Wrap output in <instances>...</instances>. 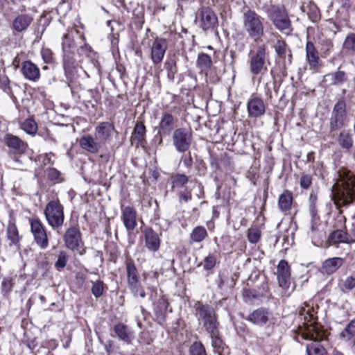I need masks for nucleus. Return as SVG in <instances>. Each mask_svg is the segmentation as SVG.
Segmentation results:
<instances>
[{"label": "nucleus", "mask_w": 355, "mask_h": 355, "mask_svg": "<svg viewBox=\"0 0 355 355\" xmlns=\"http://www.w3.org/2000/svg\"><path fill=\"white\" fill-rule=\"evenodd\" d=\"M336 191L334 193L335 202L348 205L355 201V175L347 171H340L338 179L334 185Z\"/></svg>", "instance_id": "f257e3e1"}, {"label": "nucleus", "mask_w": 355, "mask_h": 355, "mask_svg": "<svg viewBox=\"0 0 355 355\" xmlns=\"http://www.w3.org/2000/svg\"><path fill=\"white\" fill-rule=\"evenodd\" d=\"M242 20L243 30L249 38L257 42L264 35V19L254 10L243 9Z\"/></svg>", "instance_id": "f03ea898"}, {"label": "nucleus", "mask_w": 355, "mask_h": 355, "mask_svg": "<svg viewBox=\"0 0 355 355\" xmlns=\"http://www.w3.org/2000/svg\"><path fill=\"white\" fill-rule=\"evenodd\" d=\"M304 338L313 340L312 343L306 345V352L308 355H327V350L318 342L322 340L324 337V332L316 324H310L308 326Z\"/></svg>", "instance_id": "7ed1b4c3"}, {"label": "nucleus", "mask_w": 355, "mask_h": 355, "mask_svg": "<svg viewBox=\"0 0 355 355\" xmlns=\"http://www.w3.org/2000/svg\"><path fill=\"white\" fill-rule=\"evenodd\" d=\"M48 224L53 229L62 227L64 220V207L59 200H51L44 211Z\"/></svg>", "instance_id": "20e7f679"}, {"label": "nucleus", "mask_w": 355, "mask_h": 355, "mask_svg": "<svg viewBox=\"0 0 355 355\" xmlns=\"http://www.w3.org/2000/svg\"><path fill=\"white\" fill-rule=\"evenodd\" d=\"M268 15L276 28L286 35L291 33V20L284 7L272 6L268 10Z\"/></svg>", "instance_id": "39448f33"}, {"label": "nucleus", "mask_w": 355, "mask_h": 355, "mask_svg": "<svg viewBox=\"0 0 355 355\" xmlns=\"http://www.w3.org/2000/svg\"><path fill=\"white\" fill-rule=\"evenodd\" d=\"M267 53L265 44L259 45L256 51L250 56L249 68L253 76L263 75L268 71L266 65Z\"/></svg>", "instance_id": "423d86ee"}, {"label": "nucleus", "mask_w": 355, "mask_h": 355, "mask_svg": "<svg viewBox=\"0 0 355 355\" xmlns=\"http://www.w3.org/2000/svg\"><path fill=\"white\" fill-rule=\"evenodd\" d=\"M63 239L67 248L78 252L80 255L85 253V249L83 248V242L78 225L67 229Z\"/></svg>", "instance_id": "0eeeda50"}, {"label": "nucleus", "mask_w": 355, "mask_h": 355, "mask_svg": "<svg viewBox=\"0 0 355 355\" xmlns=\"http://www.w3.org/2000/svg\"><path fill=\"white\" fill-rule=\"evenodd\" d=\"M172 140L178 152L185 153L191 146L192 133L185 128H177L173 133Z\"/></svg>", "instance_id": "6e6552de"}, {"label": "nucleus", "mask_w": 355, "mask_h": 355, "mask_svg": "<svg viewBox=\"0 0 355 355\" xmlns=\"http://www.w3.org/2000/svg\"><path fill=\"white\" fill-rule=\"evenodd\" d=\"M157 294L155 288H151L150 300L154 303L153 312L155 316V320L159 324H163L166 321L169 302L164 296H160L157 301L155 297Z\"/></svg>", "instance_id": "1a4fd4ad"}, {"label": "nucleus", "mask_w": 355, "mask_h": 355, "mask_svg": "<svg viewBox=\"0 0 355 355\" xmlns=\"http://www.w3.org/2000/svg\"><path fill=\"white\" fill-rule=\"evenodd\" d=\"M347 119L346 103L343 100H339L334 105L329 121L331 131L341 129L345 125Z\"/></svg>", "instance_id": "9d476101"}, {"label": "nucleus", "mask_w": 355, "mask_h": 355, "mask_svg": "<svg viewBox=\"0 0 355 355\" xmlns=\"http://www.w3.org/2000/svg\"><path fill=\"white\" fill-rule=\"evenodd\" d=\"M30 225L35 242L41 249H46L49 246V239L44 225L37 218L30 219Z\"/></svg>", "instance_id": "9b49d317"}, {"label": "nucleus", "mask_w": 355, "mask_h": 355, "mask_svg": "<svg viewBox=\"0 0 355 355\" xmlns=\"http://www.w3.org/2000/svg\"><path fill=\"white\" fill-rule=\"evenodd\" d=\"M176 122L175 117L168 112L164 111L162 114L160 121L157 127V134L159 136V144H162V137L168 136L171 134L174 129Z\"/></svg>", "instance_id": "f8f14e48"}, {"label": "nucleus", "mask_w": 355, "mask_h": 355, "mask_svg": "<svg viewBox=\"0 0 355 355\" xmlns=\"http://www.w3.org/2000/svg\"><path fill=\"white\" fill-rule=\"evenodd\" d=\"M200 27L205 31H213L218 26V17L209 7L200 8Z\"/></svg>", "instance_id": "ddd939ff"}, {"label": "nucleus", "mask_w": 355, "mask_h": 355, "mask_svg": "<svg viewBox=\"0 0 355 355\" xmlns=\"http://www.w3.org/2000/svg\"><path fill=\"white\" fill-rule=\"evenodd\" d=\"M167 41L162 37H156L150 47V58L154 64H160L167 49Z\"/></svg>", "instance_id": "4468645a"}, {"label": "nucleus", "mask_w": 355, "mask_h": 355, "mask_svg": "<svg viewBox=\"0 0 355 355\" xmlns=\"http://www.w3.org/2000/svg\"><path fill=\"white\" fill-rule=\"evenodd\" d=\"M62 64L66 78L69 83H72L78 77V64L74 55L71 52L64 54Z\"/></svg>", "instance_id": "2eb2a0df"}, {"label": "nucleus", "mask_w": 355, "mask_h": 355, "mask_svg": "<svg viewBox=\"0 0 355 355\" xmlns=\"http://www.w3.org/2000/svg\"><path fill=\"white\" fill-rule=\"evenodd\" d=\"M2 142L16 154H22L26 151L27 144L17 136L6 133L2 138Z\"/></svg>", "instance_id": "dca6fc26"}, {"label": "nucleus", "mask_w": 355, "mask_h": 355, "mask_svg": "<svg viewBox=\"0 0 355 355\" xmlns=\"http://www.w3.org/2000/svg\"><path fill=\"white\" fill-rule=\"evenodd\" d=\"M121 218L123 225L128 232L133 231L137 225V211L133 207H122Z\"/></svg>", "instance_id": "f3484780"}, {"label": "nucleus", "mask_w": 355, "mask_h": 355, "mask_svg": "<svg viewBox=\"0 0 355 355\" xmlns=\"http://www.w3.org/2000/svg\"><path fill=\"white\" fill-rule=\"evenodd\" d=\"M271 317V313L268 309L261 307L248 315L245 320L250 321L252 324L262 327L267 324Z\"/></svg>", "instance_id": "a211bd4d"}, {"label": "nucleus", "mask_w": 355, "mask_h": 355, "mask_svg": "<svg viewBox=\"0 0 355 355\" xmlns=\"http://www.w3.org/2000/svg\"><path fill=\"white\" fill-rule=\"evenodd\" d=\"M249 117L259 118L266 112V105L263 101L259 97L250 98L247 103Z\"/></svg>", "instance_id": "6ab92c4d"}, {"label": "nucleus", "mask_w": 355, "mask_h": 355, "mask_svg": "<svg viewBox=\"0 0 355 355\" xmlns=\"http://www.w3.org/2000/svg\"><path fill=\"white\" fill-rule=\"evenodd\" d=\"M277 275L279 286L284 289H288L290 286L291 271L287 261L281 260L279 262Z\"/></svg>", "instance_id": "aec40b11"}, {"label": "nucleus", "mask_w": 355, "mask_h": 355, "mask_svg": "<svg viewBox=\"0 0 355 355\" xmlns=\"http://www.w3.org/2000/svg\"><path fill=\"white\" fill-rule=\"evenodd\" d=\"M33 21V17L31 15L27 13L19 14L13 19L11 28L16 33H24L28 28Z\"/></svg>", "instance_id": "412c9836"}, {"label": "nucleus", "mask_w": 355, "mask_h": 355, "mask_svg": "<svg viewBox=\"0 0 355 355\" xmlns=\"http://www.w3.org/2000/svg\"><path fill=\"white\" fill-rule=\"evenodd\" d=\"M21 72L25 79L32 82H37L40 78L39 67L30 60L22 62Z\"/></svg>", "instance_id": "4be33fe9"}, {"label": "nucleus", "mask_w": 355, "mask_h": 355, "mask_svg": "<svg viewBox=\"0 0 355 355\" xmlns=\"http://www.w3.org/2000/svg\"><path fill=\"white\" fill-rule=\"evenodd\" d=\"M194 309L198 319L201 320L202 323L216 314L215 309L211 305L203 304L200 301L195 303Z\"/></svg>", "instance_id": "5701e85b"}, {"label": "nucleus", "mask_w": 355, "mask_h": 355, "mask_svg": "<svg viewBox=\"0 0 355 355\" xmlns=\"http://www.w3.org/2000/svg\"><path fill=\"white\" fill-rule=\"evenodd\" d=\"M344 263L341 257H332L326 259L320 268V272L324 275H331L335 273Z\"/></svg>", "instance_id": "b1692460"}, {"label": "nucleus", "mask_w": 355, "mask_h": 355, "mask_svg": "<svg viewBox=\"0 0 355 355\" xmlns=\"http://www.w3.org/2000/svg\"><path fill=\"white\" fill-rule=\"evenodd\" d=\"M115 130L114 126L109 122H101L95 128L96 139L99 141H106Z\"/></svg>", "instance_id": "393cba45"}, {"label": "nucleus", "mask_w": 355, "mask_h": 355, "mask_svg": "<svg viewBox=\"0 0 355 355\" xmlns=\"http://www.w3.org/2000/svg\"><path fill=\"white\" fill-rule=\"evenodd\" d=\"M145 243L148 250L156 252L160 246V239L157 232L153 229H146L144 232Z\"/></svg>", "instance_id": "a878e982"}, {"label": "nucleus", "mask_w": 355, "mask_h": 355, "mask_svg": "<svg viewBox=\"0 0 355 355\" xmlns=\"http://www.w3.org/2000/svg\"><path fill=\"white\" fill-rule=\"evenodd\" d=\"M81 148L91 153H96L101 147V142L89 135H85L80 139Z\"/></svg>", "instance_id": "bb28decb"}, {"label": "nucleus", "mask_w": 355, "mask_h": 355, "mask_svg": "<svg viewBox=\"0 0 355 355\" xmlns=\"http://www.w3.org/2000/svg\"><path fill=\"white\" fill-rule=\"evenodd\" d=\"M146 126L141 121H137L131 136L132 143L137 141V146H142L146 142Z\"/></svg>", "instance_id": "cd10ccee"}, {"label": "nucleus", "mask_w": 355, "mask_h": 355, "mask_svg": "<svg viewBox=\"0 0 355 355\" xmlns=\"http://www.w3.org/2000/svg\"><path fill=\"white\" fill-rule=\"evenodd\" d=\"M293 202V194L291 191L285 190L279 197L278 206L283 212L289 211Z\"/></svg>", "instance_id": "c85d7f7f"}, {"label": "nucleus", "mask_w": 355, "mask_h": 355, "mask_svg": "<svg viewBox=\"0 0 355 355\" xmlns=\"http://www.w3.org/2000/svg\"><path fill=\"white\" fill-rule=\"evenodd\" d=\"M306 55L309 64L313 67H317L319 63V56L314 44L311 42H307L306 45Z\"/></svg>", "instance_id": "c756f323"}, {"label": "nucleus", "mask_w": 355, "mask_h": 355, "mask_svg": "<svg viewBox=\"0 0 355 355\" xmlns=\"http://www.w3.org/2000/svg\"><path fill=\"white\" fill-rule=\"evenodd\" d=\"M316 202H317V196L311 193L309 199V214L311 216V232L314 233L316 231V228L315 226V223L316 220H319V217L318 216V210L316 209Z\"/></svg>", "instance_id": "7c9ffc66"}, {"label": "nucleus", "mask_w": 355, "mask_h": 355, "mask_svg": "<svg viewBox=\"0 0 355 355\" xmlns=\"http://www.w3.org/2000/svg\"><path fill=\"white\" fill-rule=\"evenodd\" d=\"M208 236L206 229L203 226H197L190 234L189 243H200L203 241Z\"/></svg>", "instance_id": "2f4dec72"}, {"label": "nucleus", "mask_w": 355, "mask_h": 355, "mask_svg": "<svg viewBox=\"0 0 355 355\" xmlns=\"http://www.w3.org/2000/svg\"><path fill=\"white\" fill-rule=\"evenodd\" d=\"M301 9L303 12H306L312 21H317L320 19V11L315 3L304 2L301 6Z\"/></svg>", "instance_id": "473e14b6"}, {"label": "nucleus", "mask_w": 355, "mask_h": 355, "mask_svg": "<svg viewBox=\"0 0 355 355\" xmlns=\"http://www.w3.org/2000/svg\"><path fill=\"white\" fill-rule=\"evenodd\" d=\"M346 80V73L343 71L328 73L324 76V81L329 82L331 85H340Z\"/></svg>", "instance_id": "72a5a7b5"}, {"label": "nucleus", "mask_w": 355, "mask_h": 355, "mask_svg": "<svg viewBox=\"0 0 355 355\" xmlns=\"http://www.w3.org/2000/svg\"><path fill=\"white\" fill-rule=\"evenodd\" d=\"M125 269L128 284L139 280L140 276L138 270L132 260H129L126 261Z\"/></svg>", "instance_id": "f704fd0d"}, {"label": "nucleus", "mask_w": 355, "mask_h": 355, "mask_svg": "<svg viewBox=\"0 0 355 355\" xmlns=\"http://www.w3.org/2000/svg\"><path fill=\"white\" fill-rule=\"evenodd\" d=\"M338 142L345 149L349 150L353 146L352 135L349 130H344L338 135Z\"/></svg>", "instance_id": "c9c22d12"}, {"label": "nucleus", "mask_w": 355, "mask_h": 355, "mask_svg": "<svg viewBox=\"0 0 355 355\" xmlns=\"http://www.w3.org/2000/svg\"><path fill=\"white\" fill-rule=\"evenodd\" d=\"M276 38L277 41L274 44L275 53L279 58H285L288 52H290V49L279 35H277Z\"/></svg>", "instance_id": "e433bc0d"}, {"label": "nucleus", "mask_w": 355, "mask_h": 355, "mask_svg": "<svg viewBox=\"0 0 355 355\" xmlns=\"http://www.w3.org/2000/svg\"><path fill=\"white\" fill-rule=\"evenodd\" d=\"M328 239L329 241L332 244L349 243L347 233L340 230H337L332 232L329 234Z\"/></svg>", "instance_id": "4c0bfd02"}, {"label": "nucleus", "mask_w": 355, "mask_h": 355, "mask_svg": "<svg viewBox=\"0 0 355 355\" xmlns=\"http://www.w3.org/2000/svg\"><path fill=\"white\" fill-rule=\"evenodd\" d=\"M73 33H69L64 35L62 42V50L64 54L69 53L71 52L72 55H74V50L76 49V44L73 39Z\"/></svg>", "instance_id": "58836bf2"}, {"label": "nucleus", "mask_w": 355, "mask_h": 355, "mask_svg": "<svg viewBox=\"0 0 355 355\" xmlns=\"http://www.w3.org/2000/svg\"><path fill=\"white\" fill-rule=\"evenodd\" d=\"M208 334L211 338V346L213 347L214 352L220 354L224 349L225 343L220 338L219 330Z\"/></svg>", "instance_id": "ea45409f"}, {"label": "nucleus", "mask_w": 355, "mask_h": 355, "mask_svg": "<svg viewBox=\"0 0 355 355\" xmlns=\"http://www.w3.org/2000/svg\"><path fill=\"white\" fill-rule=\"evenodd\" d=\"M212 61L211 57L206 53H200L198 55L197 60V65L202 71L207 72L211 67Z\"/></svg>", "instance_id": "a19ab883"}, {"label": "nucleus", "mask_w": 355, "mask_h": 355, "mask_svg": "<svg viewBox=\"0 0 355 355\" xmlns=\"http://www.w3.org/2000/svg\"><path fill=\"white\" fill-rule=\"evenodd\" d=\"M114 330L119 339L128 343L130 342V333L125 324L119 323L114 326Z\"/></svg>", "instance_id": "79ce46f5"}, {"label": "nucleus", "mask_w": 355, "mask_h": 355, "mask_svg": "<svg viewBox=\"0 0 355 355\" xmlns=\"http://www.w3.org/2000/svg\"><path fill=\"white\" fill-rule=\"evenodd\" d=\"M128 286L134 297L139 296L141 298L146 297V292L139 280L128 284Z\"/></svg>", "instance_id": "37998d69"}, {"label": "nucleus", "mask_w": 355, "mask_h": 355, "mask_svg": "<svg viewBox=\"0 0 355 355\" xmlns=\"http://www.w3.org/2000/svg\"><path fill=\"white\" fill-rule=\"evenodd\" d=\"M202 324L207 334L214 333V331L219 330V322L218 320L217 314L207 320Z\"/></svg>", "instance_id": "c03bdc74"}, {"label": "nucleus", "mask_w": 355, "mask_h": 355, "mask_svg": "<svg viewBox=\"0 0 355 355\" xmlns=\"http://www.w3.org/2000/svg\"><path fill=\"white\" fill-rule=\"evenodd\" d=\"M164 68L167 71L168 79L173 82L174 80L175 74L178 71L175 60L174 59L167 60L164 62Z\"/></svg>", "instance_id": "a18cd8bd"}, {"label": "nucleus", "mask_w": 355, "mask_h": 355, "mask_svg": "<svg viewBox=\"0 0 355 355\" xmlns=\"http://www.w3.org/2000/svg\"><path fill=\"white\" fill-rule=\"evenodd\" d=\"M21 128L26 133L34 135L37 131V124L32 119H26L21 125Z\"/></svg>", "instance_id": "49530a36"}, {"label": "nucleus", "mask_w": 355, "mask_h": 355, "mask_svg": "<svg viewBox=\"0 0 355 355\" xmlns=\"http://www.w3.org/2000/svg\"><path fill=\"white\" fill-rule=\"evenodd\" d=\"M69 260V255L67 252L61 250L58 254L57 261L55 262L54 267L56 270L60 271L64 268Z\"/></svg>", "instance_id": "de8ad7c7"}, {"label": "nucleus", "mask_w": 355, "mask_h": 355, "mask_svg": "<svg viewBox=\"0 0 355 355\" xmlns=\"http://www.w3.org/2000/svg\"><path fill=\"white\" fill-rule=\"evenodd\" d=\"M343 48L347 52L355 54V33H350L345 37Z\"/></svg>", "instance_id": "09e8293b"}, {"label": "nucleus", "mask_w": 355, "mask_h": 355, "mask_svg": "<svg viewBox=\"0 0 355 355\" xmlns=\"http://www.w3.org/2000/svg\"><path fill=\"white\" fill-rule=\"evenodd\" d=\"M7 236L11 244H17L19 241L17 228L14 223H9L7 228Z\"/></svg>", "instance_id": "8fccbe9b"}, {"label": "nucleus", "mask_w": 355, "mask_h": 355, "mask_svg": "<svg viewBox=\"0 0 355 355\" xmlns=\"http://www.w3.org/2000/svg\"><path fill=\"white\" fill-rule=\"evenodd\" d=\"M261 235V232L260 229L257 226L251 227L248 230V239L251 243H257L259 241Z\"/></svg>", "instance_id": "3c124183"}, {"label": "nucleus", "mask_w": 355, "mask_h": 355, "mask_svg": "<svg viewBox=\"0 0 355 355\" xmlns=\"http://www.w3.org/2000/svg\"><path fill=\"white\" fill-rule=\"evenodd\" d=\"M189 355H207L205 346L201 342H194L190 347Z\"/></svg>", "instance_id": "603ef678"}, {"label": "nucleus", "mask_w": 355, "mask_h": 355, "mask_svg": "<svg viewBox=\"0 0 355 355\" xmlns=\"http://www.w3.org/2000/svg\"><path fill=\"white\" fill-rule=\"evenodd\" d=\"M189 182V178L184 174H176L172 177L173 187H182Z\"/></svg>", "instance_id": "864d4df0"}, {"label": "nucleus", "mask_w": 355, "mask_h": 355, "mask_svg": "<svg viewBox=\"0 0 355 355\" xmlns=\"http://www.w3.org/2000/svg\"><path fill=\"white\" fill-rule=\"evenodd\" d=\"M342 337L350 340L355 337V319L352 320L345 330L341 333Z\"/></svg>", "instance_id": "5fc2aeb1"}, {"label": "nucleus", "mask_w": 355, "mask_h": 355, "mask_svg": "<svg viewBox=\"0 0 355 355\" xmlns=\"http://www.w3.org/2000/svg\"><path fill=\"white\" fill-rule=\"evenodd\" d=\"M104 292V283L101 280L93 282L92 293L95 297L98 298L103 295Z\"/></svg>", "instance_id": "6e6d98bb"}, {"label": "nucleus", "mask_w": 355, "mask_h": 355, "mask_svg": "<svg viewBox=\"0 0 355 355\" xmlns=\"http://www.w3.org/2000/svg\"><path fill=\"white\" fill-rule=\"evenodd\" d=\"M355 288V277H347L342 283L340 288L343 292L350 291Z\"/></svg>", "instance_id": "4d7b16f0"}, {"label": "nucleus", "mask_w": 355, "mask_h": 355, "mask_svg": "<svg viewBox=\"0 0 355 355\" xmlns=\"http://www.w3.org/2000/svg\"><path fill=\"white\" fill-rule=\"evenodd\" d=\"M216 264V257L213 254H209L204 259L203 268L206 270H209L215 267Z\"/></svg>", "instance_id": "13d9d810"}, {"label": "nucleus", "mask_w": 355, "mask_h": 355, "mask_svg": "<svg viewBox=\"0 0 355 355\" xmlns=\"http://www.w3.org/2000/svg\"><path fill=\"white\" fill-rule=\"evenodd\" d=\"M312 183V176L309 174L303 173L300 179V187L303 189H308Z\"/></svg>", "instance_id": "bf43d9fd"}, {"label": "nucleus", "mask_w": 355, "mask_h": 355, "mask_svg": "<svg viewBox=\"0 0 355 355\" xmlns=\"http://www.w3.org/2000/svg\"><path fill=\"white\" fill-rule=\"evenodd\" d=\"M243 300L246 303H252L254 300L257 298L256 291L254 290L245 289L243 293Z\"/></svg>", "instance_id": "052dcab7"}, {"label": "nucleus", "mask_w": 355, "mask_h": 355, "mask_svg": "<svg viewBox=\"0 0 355 355\" xmlns=\"http://www.w3.org/2000/svg\"><path fill=\"white\" fill-rule=\"evenodd\" d=\"M42 58L45 63H51L53 61V54L51 49L42 48L41 50Z\"/></svg>", "instance_id": "680f3d73"}, {"label": "nucleus", "mask_w": 355, "mask_h": 355, "mask_svg": "<svg viewBox=\"0 0 355 355\" xmlns=\"http://www.w3.org/2000/svg\"><path fill=\"white\" fill-rule=\"evenodd\" d=\"M12 284L10 279H3L1 282V290L5 294L10 293L12 290Z\"/></svg>", "instance_id": "e2e57ef3"}, {"label": "nucleus", "mask_w": 355, "mask_h": 355, "mask_svg": "<svg viewBox=\"0 0 355 355\" xmlns=\"http://www.w3.org/2000/svg\"><path fill=\"white\" fill-rule=\"evenodd\" d=\"M88 97L93 99L95 103H98L100 100V95L97 89H88L86 92Z\"/></svg>", "instance_id": "0e129e2a"}, {"label": "nucleus", "mask_w": 355, "mask_h": 355, "mask_svg": "<svg viewBox=\"0 0 355 355\" xmlns=\"http://www.w3.org/2000/svg\"><path fill=\"white\" fill-rule=\"evenodd\" d=\"M60 175V171L54 168L48 170V178L51 180H58Z\"/></svg>", "instance_id": "69168bd1"}, {"label": "nucleus", "mask_w": 355, "mask_h": 355, "mask_svg": "<svg viewBox=\"0 0 355 355\" xmlns=\"http://www.w3.org/2000/svg\"><path fill=\"white\" fill-rule=\"evenodd\" d=\"M182 162L185 167L187 168H191L193 165V159L191 155V153H189V154L183 158Z\"/></svg>", "instance_id": "338daca9"}, {"label": "nucleus", "mask_w": 355, "mask_h": 355, "mask_svg": "<svg viewBox=\"0 0 355 355\" xmlns=\"http://www.w3.org/2000/svg\"><path fill=\"white\" fill-rule=\"evenodd\" d=\"M180 201L188 202L191 199V194L189 191H181L179 193Z\"/></svg>", "instance_id": "774afa93"}]
</instances>
